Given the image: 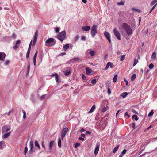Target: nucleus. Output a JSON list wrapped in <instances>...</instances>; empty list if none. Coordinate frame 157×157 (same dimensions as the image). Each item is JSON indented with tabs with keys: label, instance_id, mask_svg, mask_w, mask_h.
Here are the masks:
<instances>
[{
	"label": "nucleus",
	"instance_id": "nucleus-1",
	"mask_svg": "<svg viewBox=\"0 0 157 157\" xmlns=\"http://www.w3.org/2000/svg\"><path fill=\"white\" fill-rule=\"evenodd\" d=\"M122 27L126 32L127 35L128 36L132 34V30L129 25L126 23H124L122 24Z\"/></svg>",
	"mask_w": 157,
	"mask_h": 157
},
{
	"label": "nucleus",
	"instance_id": "nucleus-2",
	"mask_svg": "<svg viewBox=\"0 0 157 157\" xmlns=\"http://www.w3.org/2000/svg\"><path fill=\"white\" fill-rule=\"evenodd\" d=\"M56 42L54 41V39L50 38L48 39L45 42V45L48 47H52L54 46Z\"/></svg>",
	"mask_w": 157,
	"mask_h": 157
},
{
	"label": "nucleus",
	"instance_id": "nucleus-3",
	"mask_svg": "<svg viewBox=\"0 0 157 157\" xmlns=\"http://www.w3.org/2000/svg\"><path fill=\"white\" fill-rule=\"evenodd\" d=\"M66 32L65 31H63L60 32L57 35V38L61 41H63L65 38Z\"/></svg>",
	"mask_w": 157,
	"mask_h": 157
},
{
	"label": "nucleus",
	"instance_id": "nucleus-4",
	"mask_svg": "<svg viewBox=\"0 0 157 157\" xmlns=\"http://www.w3.org/2000/svg\"><path fill=\"white\" fill-rule=\"evenodd\" d=\"M97 26L96 25H94L91 29V34L93 37H94L97 33Z\"/></svg>",
	"mask_w": 157,
	"mask_h": 157
},
{
	"label": "nucleus",
	"instance_id": "nucleus-5",
	"mask_svg": "<svg viewBox=\"0 0 157 157\" xmlns=\"http://www.w3.org/2000/svg\"><path fill=\"white\" fill-rule=\"evenodd\" d=\"M114 34L117 38L119 40H121L120 33L118 30H117L116 28H115L113 29Z\"/></svg>",
	"mask_w": 157,
	"mask_h": 157
},
{
	"label": "nucleus",
	"instance_id": "nucleus-6",
	"mask_svg": "<svg viewBox=\"0 0 157 157\" xmlns=\"http://www.w3.org/2000/svg\"><path fill=\"white\" fill-rule=\"evenodd\" d=\"M68 128L67 127L63 129L61 133V137L62 140H63V138L65 136L66 134L67 133L68 131Z\"/></svg>",
	"mask_w": 157,
	"mask_h": 157
},
{
	"label": "nucleus",
	"instance_id": "nucleus-7",
	"mask_svg": "<svg viewBox=\"0 0 157 157\" xmlns=\"http://www.w3.org/2000/svg\"><path fill=\"white\" fill-rule=\"evenodd\" d=\"M38 36V30H36L35 33L34 39L33 40V43L32 44V46H34L35 45V43L37 41V38Z\"/></svg>",
	"mask_w": 157,
	"mask_h": 157
},
{
	"label": "nucleus",
	"instance_id": "nucleus-8",
	"mask_svg": "<svg viewBox=\"0 0 157 157\" xmlns=\"http://www.w3.org/2000/svg\"><path fill=\"white\" fill-rule=\"evenodd\" d=\"M113 64L111 62H108L107 63L106 67L103 69V70L105 71H106L108 69L109 67L110 66L111 68H113Z\"/></svg>",
	"mask_w": 157,
	"mask_h": 157
},
{
	"label": "nucleus",
	"instance_id": "nucleus-9",
	"mask_svg": "<svg viewBox=\"0 0 157 157\" xmlns=\"http://www.w3.org/2000/svg\"><path fill=\"white\" fill-rule=\"evenodd\" d=\"M63 72H64V75L66 76H67L71 72V69L69 67H67L65 68V70Z\"/></svg>",
	"mask_w": 157,
	"mask_h": 157
},
{
	"label": "nucleus",
	"instance_id": "nucleus-10",
	"mask_svg": "<svg viewBox=\"0 0 157 157\" xmlns=\"http://www.w3.org/2000/svg\"><path fill=\"white\" fill-rule=\"evenodd\" d=\"M10 130L9 128H8L7 126L3 127L2 129V134L5 133L6 132Z\"/></svg>",
	"mask_w": 157,
	"mask_h": 157
},
{
	"label": "nucleus",
	"instance_id": "nucleus-11",
	"mask_svg": "<svg viewBox=\"0 0 157 157\" xmlns=\"http://www.w3.org/2000/svg\"><path fill=\"white\" fill-rule=\"evenodd\" d=\"M6 54L3 52H0V60L3 61L6 57Z\"/></svg>",
	"mask_w": 157,
	"mask_h": 157
},
{
	"label": "nucleus",
	"instance_id": "nucleus-12",
	"mask_svg": "<svg viewBox=\"0 0 157 157\" xmlns=\"http://www.w3.org/2000/svg\"><path fill=\"white\" fill-rule=\"evenodd\" d=\"M54 141H51L49 143V153H50L51 152V151L52 149V146L53 144H54Z\"/></svg>",
	"mask_w": 157,
	"mask_h": 157
},
{
	"label": "nucleus",
	"instance_id": "nucleus-13",
	"mask_svg": "<svg viewBox=\"0 0 157 157\" xmlns=\"http://www.w3.org/2000/svg\"><path fill=\"white\" fill-rule=\"evenodd\" d=\"M90 27L89 26H82V29L84 31H87L90 30Z\"/></svg>",
	"mask_w": 157,
	"mask_h": 157
},
{
	"label": "nucleus",
	"instance_id": "nucleus-14",
	"mask_svg": "<svg viewBox=\"0 0 157 157\" xmlns=\"http://www.w3.org/2000/svg\"><path fill=\"white\" fill-rule=\"evenodd\" d=\"M6 145L5 142L2 141L0 142V149H2L5 147Z\"/></svg>",
	"mask_w": 157,
	"mask_h": 157
},
{
	"label": "nucleus",
	"instance_id": "nucleus-15",
	"mask_svg": "<svg viewBox=\"0 0 157 157\" xmlns=\"http://www.w3.org/2000/svg\"><path fill=\"white\" fill-rule=\"evenodd\" d=\"M99 145H97L94 151V153L95 155H96L99 151Z\"/></svg>",
	"mask_w": 157,
	"mask_h": 157
},
{
	"label": "nucleus",
	"instance_id": "nucleus-16",
	"mask_svg": "<svg viewBox=\"0 0 157 157\" xmlns=\"http://www.w3.org/2000/svg\"><path fill=\"white\" fill-rule=\"evenodd\" d=\"M156 55L155 52H154L152 53L151 56V59L153 60H155L156 59Z\"/></svg>",
	"mask_w": 157,
	"mask_h": 157
},
{
	"label": "nucleus",
	"instance_id": "nucleus-17",
	"mask_svg": "<svg viewBox=\"0 0 157 157\" xmlns=\"http://www.w3.org/2000/svg\"><path fill=\"white\" fill-rule=\"evenodd\" d=\"M53 76H55V78H56V81L57 82H60V81L59 79V77L58 75L56 73L54 75H53Z\"/></svg>",
	"mask_w": 157,
	"mask_h": 157
},
{
	"label": "nucleus",
	"instance_id": "nucleus-18",
	"mask_svg": "<svg viewBox=\"0 0 157 157\" xmlns=\"http://www.w3.org/2000/svg\"><path fill=\"white\" fill-rule=\"evenodd\" d=\"M11 133V132L5 134L3 136H2V138L3 139L4 138H6L9 137V136H10Z\"/></svg>",
	"mask_w": 157,
	"mask_h": 157
},
{
	"label": "nucleus",
	"instance_id": "nucleus-19",
	"mask_svg": "<svg viewBox=\"0 0 157 157\" xmlns=\"http://www.w3.org/2000/svg\"><path fill=\"white\" fill-rule=\"evenodd\" d=\"M104 34L105 36L106 37L107 39L110 38V34L108 32H105Z\"/></svg>",
	"mask_w": 157,
	"mask_h": 157
},
{
	"label": "nucleus",
	"instance_id": "nucleus-20",
	"mask_svg": "<svg viewBox=\"0 0 157 157\" xmlns=\"http://www.w3.org/2000/svg\"><path fill=\"white\" fill-rule=\"evenodd\" d=\"M96 107L95 105H93L91 108L90 110L88 112V113H90L93 112L95 109Z\"/></svg>",
	"mask_w": 157,
	"mask_h": 157
},
{
	"label": "nucleus",
	"instance_id": "nucleus-21",
	"mask_svg": "<svg viewBox=\"0 0 157 157\" xmlns=\"http://www.w3.org/2000/svg\"><path fill=\"white\" fill-rule=\"evenodd\" d=\"M88 53L91 56H94L95 54V52L94 50H90L88 52Z\"/></svg>",
	"mask_w": 157,
	"mask_h": 157
},
{
	"label": "nucleus",
	"instance_id": "nucleus-22",
	"mask_svg": "<svg viewBox=\"0 0 157 157\" xmlns=\"http://www.w3.org/2000/svg\"><path fill=\"white\" fill-rule=\"evenodd\" d=\"M69 46V44L67 43L65 45L63 46V48H64V51H66L67 50Z\"/></svg>",
	"mask_w": 157,
	"mask_h": 157
},
{
	"label": "nucleus",
	"instance_id": "nucleus-23",
	"mask_svg": "<svg viewBox=\"0 0 157 157\" xmlns=\"http://www.w3.org/2000/svg\"><path fill=\"white\" fill-rule=\"evenodd\" d=\"M128 94V93L123 92L121 94V96L123 98H124Z\"/></svg>",
	"mask_w": 157,
	"mask_h": 157
},
{
	"label": "nucleus",
	"instance_id": "nucleus-24",
	"mask_svg": "<svg viewBox=\"0 0 157 157\" xmlns=\"http://www.w3.org/2000/svg\"><path fill=\"white\" fill-rule=\"evenodd\" d=\"M25 149H24V154L25 155H26V153L28 151V148H27V144H25Z\"/></svg>",
	"mask_w": 157,
	"mask_h": 157
},
{
	"label": "nucleus",
	"instance_id": "nucleus-25",
	"mask_svg": "<svg viewBox=\"0 0 157 157\" xmlns=\"http://www.w3.org/2000/svg\"><path fill=\"white\" fill-rule=\"evenodd\" d=\"M35 146L38 147V148L39 149H40V145H39V144H38L37 141L36 140L35 141Z\"/></svg>",
	"mask_w": 157,
	"mask_h": 157
},
{
	"label": "nucleus",
	"instance_id": "nucleus-26",
	"mask_svg": "<svg viewBox=\"0 0 157 157\" xmlns=\"http://www.w3.org/2000/svg\"><path fill=\"white\" fill-rule=\"evenodd\" d=\"M86 74L87 75L90 74L91 72V70L90 69L86 68Z\"/></svg>",
	"mask_w": 157,
	"mask_h": 157
},
{
	"label": "nucleus",
	"instance_id": "nucleus-27",
	"mask_svg": "<svg viewBox=\"0 0 157 157\" xmlns=\"http://www.w3.org/2000/svg\"><path fill=\"white\" fill-rule=\"evenodd\" d=\"M119 147V145H118L113 150V153H115L117 151V150L118 149Z\"/></svg>",
	"mask_w": 157,
	"mask_h": 157
},
{
	"label": "nucleus",
	"instance_id": "nucleus-28",
	"mask_svg": "<svg viewBox=\"0 0 157 157\" xmlns=\"http://www.w3.org/2000/svg\"><path fill=\"white\" fill-rule=\"evenodd\" d=\"M118 77V76L117 75H114V77L113 78V81L115 83L116 82Z\"/></svg>",
	"mask_w": 157,
	"mask_h": 157
},
{
	"label": "nucleus",
	"instance_id": "nucleus-29",
	"mask_svg": "<svg viewBox=\"0 0 157 157\" xmlns=\"http://www.w3.org/2000/svg\"><path fill=\"white\" fill-rule=\"evenodd\" d=\"M33 144V141H30V147L31 149H33L34 147Z\"/></svg>",
	"mask_w": 157,
	"mask_h": 157
},
{
	"label": "nucleus",
	"instance_id": "nucleus-30",
	"mask_svg": "<svg viewBox=\"0 0 157 157\" xmlns=\"http://www.w3.org/2000/svg\"><path fill=\"white\" fill-rule=\"evenodd\" d=\"M136 74H134L132 75L131 77V80L132 81H133L136 78Z\"/></svg>",
	"mask_w": 157,
	"mask_h": 157
},
{
	"label": "nucleus",
	"instance_id": "nucleus-31",
	"mask_svg": "<svg viewBox=\"0 0 157 157\" xmlns=\"http://www.w3.org/2000/svg\"><path fill=\"white\" fill-rule=\"evenodd\" d=\"M80 60V58H79V57H78V58H75L73 59L72 60V61H74V62H76L77 61H79Z\"/></svg>",
	"mask_w": 157,
	"mask_h": 157
},
{
	"label": "nucleus",
	"instance_id": "nucleus-32",
	"mask_svg": "<svg viewBox=\"0 0 157 157\" xmlns=\"http://www.w3.org/2000/svg\"><path fill=\"white\" fill-rule=\"evenodd\" d=\"M138 62V59H135L134 60V63L133 66H134L136 65Z\"/></svg>",
	"mask_w": 157,
	"mask_h": 157
},
{
	"label": "nucleus",
	"instance_id": "nucleus-33",
	"mask_svg": "<svg viewBox=\"0 0 157 157\" xmlns=\"http://www.w3.org/2000/svg\"><path fill=\"white\" fill-rule=\"evenodd\" d=\"M58 146L59 147L61 146V141L60 138H59L58 141Z\"/></svg>",
	"mask_w": 157,
	"mask_h": 157
},
{
	"label": "nucleus",
	"instance_id": "nucleus-34",
	"mask_svg": "<svg viewBox=\"0 0 157 157\" xmlns=\"http://www.w3.org/2000/svg\"><path fill=\"white\" fill-rule=\"evenodd\" d=\"M132 119L134 118V119L136 121H137L138 120V116L136 115H134L132 116Z\"/></svg>",
	"mask_w": 157,
	"mask_h": 157
},
{
	"label": "nucleus",
	"instance_id": "nucleus-35",
	"mask_svg": "<svg viewBox=\"0 0 157 157\" xmlns=\"http://www.w3.org/2000/svg\"><path fill=\"white\" fill-rule=\"evenodd\" d=\"M125 58V55H123L121 56H120V61H123L124 60Z\"/></svg>",
	"mask_w": 157,
	"mask_h": 157
},
{
	"label": "nucleus",
	"instance_id": "nucleus-36",
	"mask_svg": "<svg viewBox=\"0 0 157 157\" xmlns=\"http://www.w3.org/2000/svg\"><path fill=\"white\" fill-rule=\"evenodd\" d=\"M155 3L156 4H157V0H154L151 2V5L152 6Z\"/></svg>",
	"mask_w": 157,
	"mask_h": 157
},
{
	"label": "nucleus",
	"instance_id": "nucleus-37",
	"mask_svg": "<svg viewBox=\"0 0 157 157\" xmlns=\"http://www.w3.org/2000/svg\"><path fill=\"white\" fill-rule=\"evenodd\" d=\"M117 4L118 5H124V2L121 1L120 2H117Z\"/></svg>",
	"mask_w": 157,
	"mask_h": 157
},
{
	"label": "nucleus",
	"instance_id": "nucleus-38",
	"mask_svg": "<svg viewBox=\"0 0 157 157\" xmlns=\"http://www.w3.org/2000/svg\"><path fill=\"white\" fill-rule=\"evenodd\" d=\"M132 10L135 12H140V10L134 8H132Z\"/></svg>",
	"mask_w": 157,
	"mask_h": 157
},
{
	"label": "nucleus",
	"instance_id": "nucleus-39",
	"mask_svg": "<svg viewBox=\"0 0 157 157\" xmlns=\"http://www.w3.org/2000/svg\"><path fill=\"white\" fill-rule=\"evenodd\" d=\"M97 82L96 79H94L91 81V83L93 84H95Z\"/></svg>",
	"mask_w": 157,
	"mask_h": 157
},
{
	"label": "nucleus",
	"instance_id": "nucleus-40",
	"mask_svg": "<svg viewBox=\"0 0 157 157\" xmlns=\"http://www.w3.org/2000/svg\"><path fill=\"white\" fill-rule=\"evenodd\" d=\"M107 108L105 106H104L101 109V111L102 112H104L107 110Z\"/></svg>",
	"mask_w": 157,
	"mask_h": 157
},
{
	"label": "nucleus",
	"instance_id": "nucleus-41",
	"mask_svg": "<svg viewBox=\"0 0 157 157\" xmlns=\"http://www.w3.org/2000/svg\"><path fill=\"white\" fill-rule=\"evenodd\" d=\"M154 114V112L153 110H152L148 114V117H150L152 115Z\"/></svg>",
	"mask_w": 157,
	"mask_h": 157
},
{
	"label": "nucleus",
	"instance_id": "nucleus-42",
	"mask_svg": "<svg viewBox=\"0 0 157 157\" xmlns=\"http://www.w3.org/2000/svg\"><path fill=\"white\" fill-rule=\"evenodd\" d=\"M22 112L23 113V118L24 119H25L26 118V112L24 110H22Z\"/></svg>",
	"mask_w": 157,
	"mask_h": 157
},
{
	"label": "nucleus",
	"instance_id": "nucleus-43",
	"mask_svg": "<svg viewBox=\"0 0 157 157\" xmlns=\"http://www.w3.org/2000/svg\"><path fill=\"white\" fill-rule=\"evenodd\" d=\"M154 65L152 63H151L149 64V68L150 69H152L154 67Z\"/></svg>",
	"mask_w": 157,
	"mask_h": 157
},
{
	"label": "nucleus",
	"instance_id": "nucleus-44",
	"mask_svg": "<svg viewBox=\"0 0 157 157\" xmlns=\"http://www.w3.org/2000/svg\"><path fill=\"white\" fill-rule=\"evenodd\" d=\"M10 63V61L9 60H6L4 63L5 65H7Z\"/></svg>",
	"mask_w": 157,
	"mask_h": 157
},
{
	"label": "nucleus",
	"instance_id": "nucleus-45",
	"mask_svg": "<svg viewBox=\"0 0 157 157\" xmlns=\"http://www.w3.org/2000/svg\"><path fill=\"white\" fill-rule=\"evenodd\" d=\"M55 31L56 33H58L60 31L59 28L58 27L55 28Z\"/></svg>",
	"mask_w": 157,
	"mask_h": 157
},
{
	"label": "nucleus",
	"instance_id": "nucleus-46",
	"mask_svg": "<svg viewBox=\"0 0 157 157\" xmlns=\"http://www.w3.org/2000/svg\"><path fill=\"white\" fill-rule=\"evenodd\" d=\"M82 77L83 80H85L86 79V77L85 76V75L83 74H82Z\"/></svg>",
	"mask_w": 157,
	"mask_h": 157
},
{
	"label": "nucleus",
	"instance_id": "nucleus-47",
	"mask_svg": "<svg viewBox=\"0 0 157 157\" xmlns=\"http://www.w3.org/2000/svg\"><path fill=\"white\" fill-rule=\"evenodd\" d=\"M79 38V36L78 35H77L75 36V41H77Z\"/></svg>",
	"mask_w": 157,
	"mask_h": 157
},
{
	"label": "nucleus",
	"instance_id": "nucleus-48",
	"mask_svg": "<svg viewBox=\"0 0 157 157\" xmlns=\"http://www.w3.org/2000/svg\"><path fill=\"white\" fill-rule=\"evenodd\" d=\"M18 48V45H16V44H15V45L13 47V48L15 50H16Z\"/></svg>",
	"mask_w": 157,
	"mask_h": 157
},
{
	"label": "nucleus",
	"instance_id": "nucleus-49",
	"mask_svg": "<svg viewBox=\"0 0 157 157\" xmlns=\"http://www.w3.org/2000/svg\"><path fill=\"white\" fill-rule=\"evenodd\" d=\"M127 151V150L126 149H124L123 150V151H122L121 152V154L122 155H124L125 154Z\"/></svg>",
	"mask_w": 157,
	"mask_h": 157
},
{
	"label": "nucleus",
	"instance_id": "nucleus-50",
	"mask_svg": "<svg viewBox=\"0 0 157 157\" xmlns=\"http://www.w3.org/2000/svg\"><path fill=\"white\" fill-rule=\"evenodd\" d=\"M33 149L30 148V150L28 152L29 154H31L34 151L33 150Z\"/></svg>",
	"mask_w": 157,
	"mask_h": 157
},
{
	"label": "nucleus",
	"instance_id": "nucleus-51",
	"mask_svg": "<svg viewBox=\"0 0 157 157\" xmlns=\"http://www.w3.org/2000/svg\"><path fill=\"white\" fill-rule=\"evenodd\" d=\"M13 109H12L11 110H10L9 111L7 115L9 116L10 115V113H13Z\"/></svg>",
	"mask_w": 157,
	"mask_h": 157
},
{
	"label": "nucleus",
	"instance_id": "nucleus-52",
	"mask_svg": "<svg viewBox=\"0 0 157 157\" xmlns=\"http://www.w3.org/2000/svg\"><path fill=\"white\" fill-rule=\"evenodd\" d=\"M37 53H38V51H36V52L34 55V57H33L34 58H36V57H37Z\"/></svg>",
	"mask_w": 157,
	"mask_h": 157
},
{
	"label": "nucleus",
	"instance_id": "nucleus-53",
	"mask_svg": "<svg viewBox=\"0 0 157 157\" xmlns=\"http://www.w3.org/2000/svg\"><path fill=\"white\" fill-rule=\"evenodd\" d=\"M156 6V4L155 5L151 8V11L150 12V13H151V12L155 8V7Z\"/></svg>",
	"mask_w": 157,
	"mask_h": 157
},
{
	"label": "nucleus",
	"instance_id": "nucleus-54",
	"mask_svg": "<svg viewBox=\"0 0 157 157\" xmlns=\"http://www.w3.org/2000/svg\"><path fill=\"white\" fill-rule=\"evenodd\" d=\"M32 40L29 44V48H28L29 49H31V45H32Z\"/></svg>",
	"mask_w": 157,
	"mask_h": 157
},
{
	"label": "nucleus",
	"instance_id": "nucleus-55",
	"mask_svg": "<svg viewBox=\"0 0 157 157\" xmlns=\"http://www.w3.org/2000/svg\"><path fill=\"white\" fill-rule=\"evenodd\" d=\"M21 42V40H19L17 41L16 44V45H18Z\"/></svg>",
	"mask_w": 157,
	"mask_h": 157
},
{
	"label": "nucleus",
	"instance_id": "nucleus-56",
	"mask_svg": "<svg viewBox=\"0 0 157 157\" xmlns=\"http://www.w3.org/2000/svg\"><path fill=\"white\" fill-rule=\"evenodd\" d=\"M124 116H128V118H129L130 117V115L129 114H128L127 112H126L124 114Z\"/></svg>",
	"mask_w": 157,
	"mask_h": 157
},
{
	"label": "nucleus",
	"instance_id": "nucleus-57",
	"mask_svg": "<svg viewBox=\"0 0 157 157\" xmlns=\"http://www.w3.org/2000/svg\"><path fill=\"white\" fill-rule=\"evenodd\" d=\"M30 70V65H29L27 67V73L28 74L29 73Z\"/></svg>",
	"mask_w": 157,
	"mask_h": 157
},
{
	"label": "nucleus",
	"instance_id": "nucleus-58",
	"mask_svg": "<svg viewBox=\"0 0 157 157\" xmlns=\"http://www.w3.org/2000/svg\"><path fill=\"white\" fill-rule=\"evenodd\" d=\"M12 37H13L14 39L16 38V36L15 35V34H14V33H13L12 34Z\"/></svg>",
	"mask_w": 157,
	"mask_h": 157
},
{
	"label": "nucleus",
	"instance_id": "nucleus-59",
	"mask_svg": "<svg viewBox=\"0 0 157 157\" xmlns=\"http://www.w3.org/2000/svg\"><path fill=\"white\" fill-rule=\"evenodd\" d=\"M45 95H43L42 96L40 97V99H41V100H43L45 98Z\"/></svg>",
	"mask_w": 157,
	"mask_h": 157
},
{
	"label": "nucleus",
	"instance_id": "nucleus-60",
	"mask_svg": "<svg viewBox=\"0 0 157 157\" xmlns=\"http://www.w3.org/2000/svg\"><path fill=\"white\" fill-rule=\"evenodd\" d=\"M132 111L136 114H138V112H137L136 111V110L134 109H132Z\"/></svg>",
	"mask_w": 157,
	"mask_h": 157
},
{
	"label": "nucleus",
	"instance_id": "nucleus-61",
	"mask_svg": "<svg viewBox=\"0 0 157 157\" xmlns=\"http://www.w3.org/2000/svg\"><path fill=\"white\" fill-rule=\"evenodd\" d=\"M36 58H34L33 59V62L34 65L35 66L36 65Z\"/></svg>",
	"mask_w": 157,
	"mask_h": 157
},
{
	"label": "nucleus",
	"instance_id": "nucleus-62",
	"mask_svg": "<svg viewBox=\"0 0 157 157\" xmlns=\"http://www.w3.org/2000/svg\"><path fill=\"white\" fill-rule=\"evenodd\" d=\"M86 39V37L84 36H83L81 37V39L82 40H85Z\"/></svg>",
	"mask_w": 157,
	"mask_h": 157
},
{
	"label": "nucleus",
	"instance_id": "nucleus-63",
	"mask_svg": "<svg viewBox=\"0 0 157 157\" xmlns=\"http://www.w3.org/2000/svg\"><path fill=\"white\" fill-rule=\"evenodd\" d=\"M80 145V144L79 143H77L75 145V147L77 148L78 147V145Z\"/></svg>",
	"mask_w": 157,
	"mask_h": 157
},
{
	"label": "nucleus",
	"instance_id": "nucleus-64",
	"mask_svg": "<svg viewBox=\"0 0 157 157\" xmlns=\"http://www.w3.org/2000/svg\"><path fill=\"white\" fill-rule=\"evenodd\" d=\"M124 81L125 82V84L126 85H128V81L125 79H124Z\"/></svg>",
	"mask_w": 157,
	"mask_h": 157
}]
</instances>
